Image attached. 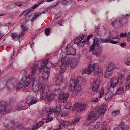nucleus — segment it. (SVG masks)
I'll return each instance as SVG.
<instances>
[{
  "label": "nucleus",
  "mask_w": 130,
  "mask_h": 130,
  "mask_svg": "<svg viewBox=\"0 0 130 130\" xmlns=\"http://www.w3.org/2000/svg\"><path fill=\"white\" fill-rule=\"evenodd\" d=\"M78 84L80 86L85 84V79L82 77H80L78 78L76 82L74 80L70 81L69 89L70 91H73L72 94V96L74 97L77 95L81 90L80 87L77 86Z\"/></svg>",
  "instance_id": "1"
},
{
  "label": "nucleus",
  "mask_w": 130,
  "mask_h": 130,
  "mask_svg": "<svg viewBox=\"0 0 130 130\" xmlns=\"http://www.w3.org/2000/svg\"><path fill=\"white\" fill-rule=\"evenodd\" d=\"M61 58H59V60L62 64L61 66L66 64L68 65L70 63L71 67L73 68L75 67L78 63L76 59L73 58L71 56L68 55H60Z\"/></svg>",
  "instance_id": "2"
},
{
  "label": "nucleus",
  "mask_w": 130,
  "mask_h": 130,
  "mask_svg": "<svg viewBox=\"0 0 130 130\" xmlns=\"http://www.w3.org/2000/svg\"><path fill=\"white\" fill-rule=\"evenodd\" d=\"M93 44L89 50V51L93 52L94 54L97 56H99L102 53V48L99 45L101 43L100 40L98 38L93 39Z\"/></svg>",
  "instance_id": "3"
},
{
  "label": "nucleus",
  "mask_w": 130,
  "mask_h": 130,
  "mask_svg": "<svg viewBox=\"0 0 130 130\" xmlns=\"http://www.w3.org/2000/svg\"><path fill=\"white\" fill-rule=\"evenodd\" d=\"M61 110V108L60 106L56 108V109H52L51 110L50 107L46 108L41 113V115H44L45 117H49L51 114L54 113L55 117L58 116Z\"/></svg>",
  "instance_id": "4"
},
{
  "label": "nucleus",
  "mask_w": 130,
  "mask_h": 130,
  "mask_svg": "<svg viewBox=\"0 0 130 130\" xmlns=\"http://www.w3.org/2000/svg\"><path fill=\"white\" fill-rule=\"evenodd\" d=\"M89 68L90 69L92 72L94 71V75L96 76H102L103 71L101 69L99 68L98 64L96 63L90 64L89 66Z\"/></svg>",
  "instance_id": "5"
},
{
  "label": "nucleus",
  "mask_w": 130,
  "mask_h": 130,
  "mask_svg": "<svg viewBox=\"0 0 130 130\" xmlns=\"http://www.w3.org/2000/svg\"><path fill=\"white\" fill-rule=\"evenodd\" d=\"M6 105L7 103L5 101L0 102V118L2 117L4 112L8 113L12 109L11 106H8L6 107Z\"/></svg>",
  "instance_id": "6"
},
{
  "label": "nucleus",
  "mask_w": 130,
  "mask_h": 130,
  "mask_svg": "<svg viewBox=\"0 0 130 130\" xmlns=\"http://www.w3.org/2000/svg\"><path fill=\"white\" fill-rule=\"evenodd\" d=\"M5 126L7 128V130H9L14 128V126L15 125V121L14 120H6L4 123Z\"/></svg>",
  "instance_id": "7"
},
{
  "label": "nucleus",
  "mask_w": 130,
  "mask_h": 130,
  "mask_svg": "<svg viewBox=\"0 0 130 130\" xmlns=\"http://www.w3.org/2000/svg\"><path fill=\"white\" fill-rule=\"evenodd\" d=\"M40 98L41 99L49 101L52 100L53 99L54 95L49 91L46 93H44L43 95H41Z\"/></svg>",
  "instance_id": "8"
},
{
  "label": "nucleus",
  "mask_w": 130,
  "mask_h": 130,
  "mask_svg": "<svg viewBox=\"0 0 130 130\" xmlns=\"http://www.w3.org/2000/svg\"><path fill=\"white\" fill-rule=\"evenodd\" d=\"M60 67V68L61 69V70L60 71V74L59 75L56 81V86L58 85V84H61L63 81V76L62 75V74L65 71V70L64 69L61 68V66Z\"/></svg>",
  "instance_id": "9"
},
{
  "label": "nucleus",
  "mask_w": 130,
  "mask_h": 130,
  "mask_svg": "<svg viewBox=\"0 0 130 130\" xmlns=\"http://www.w3.org/2000/svg\"><path fill=\"white\" fill-rule=\"evenodd\" d=\"M124 19L121 18L116 19L115 21L112 23L111 26L113 27H120L122 24H123V21Z\"/></svg>",
  "instance_id": "10"
},
{
  "label": "nucleus",
  "mask_w": 130,
  "mask_h": 130,
  "mask_svg": "<svg viewBox=\"0 0 130 130\" xmlns=\"http://www.w3.org/2000/svg\"><path fill=\"white\" fill-rule=\"evenodd\" d=\"M48 59H46L45 60H44L41 63V66L39 68V72H41V71L43 70L45 67L46 66L47 64L48 65L50 63L51 64V66H52L53 68H54L55 67L54 65L52 63H48Z\"/></svg>",
  "instance_id": "11"
},
{
  "label": "nucleus",
  "mask_w": 130,
  "mask_h": 130,
  "mask_svg": "<svg viewBox=\"0 0 130 130\" xmlns=\"http://www.w3.org/2000/svg\"><path fill=\"white\" fill-rule=\"evenodd\" d=\"M118 83L117 77H114L111 78L110 80V88H108V90H109L111 87L114 88L116 86Z\"/></svg>",
  "instance_id": "12"
},
{
  "label": "nucleus",
  "mask_w": 130,
  "mask_h": 130,
  "mask_svg": "<svg viewBox=\"0 0 130 130\" xmlns=\"http://www.w3.org/2000/svg\"><path fill=\"white\" fill-rule=\"evenodd\" d=\"M111 38V37H110L108 38V39L100 38V39L102 43H106L109 42L112 44H116L119 42V40L115 41L112 39H110Z\"/></svg>",
  "instance_id": "13"
},
{
  "label": "nucleus",
  "mask_w": 130,
  "mask_h": 130,
  "mask_svg": "<svg viewBox=\"0 0 130 130\" xmlns=\"http://www.w3.org/2000/svg\"><path fill=\"white\" fill-rule=\"evenodd\" d=\"M37 102L36 100H34L33 97L32 95H29L27 98L26 102L29 106H30L31 105L35 104Z\"/></svg>",
  "instance_id": "14"
},
{
  "label": "nucleus",
  "mask_w": 130,
  "mask_h": 130,
  "mask_svg": "<svg viewBox=\"0 0 130 130\" xmlns=\"http://www.w3.org/2000/svg\"><path fill=\"white\" fill-rule=\"evenodd\" d=\"M94 112L92 111L88 115L87 119L88 120H90L93 117V119L94 121H95L99 117V114L96 113L95 115H94Z\"/></svg>",
  "instance_id": "15"
},
{
  "label": "nucleus",
  "mask_w": 130,
  "mask_h": 130,
  "mask_svg": "<svg viewBox=\"0 0 130 130\" xmlns=\"http://www.w3.org/2000/svg\"><path fill=\"white\" fill-rule=\"evenodd\" d=\"M100 81L99 79H96L93 83L92 86V90L96 91L98 89L100 84Z\"/></svg>",
  "instance_id": "16"
},
{
  "label": "nucleus",
  "mask_w": 130,
  "mask_h": 130,
  "mask_svg": "<svg viewBox=\"0 0 130 130\" xmlns=\"http://www.w3.org/2000/svg\"><path fill=\"white\" fill-rule=\"evenodd\" d=\"M50 71V69L47 67L44 69L43 72V79L47 80Z\"/></svg>",
  "instance_id": "17"
},
{
  "label": "nucleus",
  "mask_w": 130,
  "mask_h": 130,
  "mask_svg": "<svg viewBox=\"0 0 130 130\" xmlns=\"http://www.w3.org/2000/svg\"><path fill=\"white\" fill-rule=\"evenodd\" d=\"M97 112H98L100 114V117L102 118L103 117L105 111V109L103 107V106L101 105L99 107H97L96 109Z\"/></svg>",
  "instance_id": "18"
},
{
  "label": "nucleus",
  "mask_w": 130,
  "mask_h": 130,
  "mask_svg": "<svg viewBox=\"0 0 130 130\" xmlns=\"http://www.w3.org/2000/svg\"><path fill=\"white\" fill-rule=\"evenodd\" d=\"M58 121L61 123L59 126V128H60L61 129L63 127L66 126L69 124V122L68 121H65L61 119H58Z\"/></svg>",
  "instance_id": "19"
},
{
  "label": "nucleus",
  "mask_w": 130,
  "mask_h": 130,
  "mask_svg": "<svg viewBox=\"0 0 130 130\" xmlns=\"http://www.w3.org/2000/svg\"><path fill=\"white\" fill-rule=\"evenodd\" d=\"M84 35H82L78 36L75 39L74 41V43L76 44H78L80 43L81 41L84 39Z\"/></svg>",
  "instance_id": "20"
},
{
  "label": "nucleus",
  "mask_w": 130,
  "mask_h": 130,
  "mask_svg": "<svg viewBox=\"0 0 130 130\" xmlns=\"http://www.w3.org/2000/svg\"><path fill=\"white\" fill-rule=\"evenodd\" d=\"M21 27L23 29V30L21 34L19 35V36L17 37L18 39L17 40H18L20 38L22 37L24 35V32L27 30V28L26 27L24 26V24L23 23H21Z\"/></svg>",
  "instance_id": "21"
},
{
  "label": "nucleus",
  "mask_w": 130,
  "mask_h": 130,
  "mask_svg": "<svg viewBox=\"0 0 130 130\" xmlns=\"http://www.w3.org/2000/svg\"><path fill=\"white\" fill-rule=\"evenodd\" d=\"M7 89L8 90H11L14 87V84H13L11 81L8 80L7 83Z\"/></svg>",
  "instance_id": "22"
},
{
  "label": "nucleus",
  "mask_w": 130,
  "mask_h": 130,
  "mask_svg": "<svg viewBox=\"0 0 130 130\" xmlns=\"http://www.w3.org/2000/svg\"><path fill=\"white\" fill-rule=\"evenodd\" d=\"M67 52L69 53L66 55H68L69 56L70 55H74L76 53V51L71 46L68 49Z\"/></svg>",
  "instance_id": "23"
},
{
  "label": "nucleus",
  "mask_w": 130,
  "mask_h": 130,
  "mask_svg": "<svg viewBox=\"0 0 130 130\" xmlns=\"http://www.w3.org/2000/svg\"><path fill=\"white\" fill-rule=\"evenodd\" d=\"M69 96V94L68 93H65L61 95V96H60V99L63 100V102L64 103L67 101Z\"/></svg>",
  "instance_id": "24"
},
{
  "label": "nucleus",
  "mask_w": 130,
  "mask_h": 130,
  "mask_svg": "<svg viewBox=\"0 0 130 130\" xmlns=\"http://www.w3.org/2000/svg\"><path fill=\"white\" fill-rule=\"evenodd\" d=\"M115 67V66L114 63H111L109 64L106 71L108 72H111L114 70Z\"/></svg>",
  "instance_id": "25"
},
{
  "label": "nucleus",
  "mask_w": 130,
  "mask_h": 130,
  "mask_svg": "<svg viewBox=\"0 0 130 130\" xmlns=\"http://www.w3.org/2000/svg\"><path fill=\"white\" fill-rule=\"evenodd\" d=\"M114 94L111 92H108L105 95V100L107 101H108L110 100L113 96Z\"/></svg>",
  "instance_id": "26"
},
{
  "label": "nucleus",
  "mask_w": 130,
  "mask_h": 130,
  "mask_svg": "<svg viewBox=\"0 0 130 130\" xmlns=\"http://www.w3.org/2000/svg\"><path fill=\"white\" fill-rule=\"evenodd\" d=\"M124 90V86H122L119 87L116 91V93L118 94H120L123 93Z\"/></svg>",
  "instance_id": "27"
},
{
  "label": "nucleus",
  "mask_w": 130,
  "mask_h": 130,
  "mask_svg": "<svg viewBox=\"0 0 130 130\" xmlns=\"http://www.w3.org/2000/svg\"><path fill=\"white\" fill-rule=\"evenodd\" d=\"M30 9V8L27 10H26L22 12L20 14V15L25 16L31 13V10Z\"/></svg>",
  "instance_id": "28"
},
{
  "label": "nucleus",
  "mask_w": 130,
  "mask_h": 130,
  "mask_svg": "<svg viewBox=\"0 0 130 130\" xmlns=\"http://www.w3.org/2000/svg\"><path fill=\"white\" fill-rule=\"evenodd\" d=\"M61 90L59 88H55L54 91V94L56 96L60 95L61 93Z\"/></svg>",
  "instance_id": "29"
},
{
  "label": "nucleus",
  "mask_w": 130,
  "mask_h": 130,
  "mask_svg": "<svg viewBox=\"0 0 130 130\" xmlns=\"http://www.w3.org/2000/svg\"><path fill=\"white\" fill-rule=\"evenodd\" d=\"M39 65L38 64H36L32 68V71H31V74L32 76H34L35 75V72L37 70V69L38 68Z\"/></svg>",
  "instance_id": "30"
},
{
  "label": "nucleus",
  "mask_w": 130,
  "mask_h": 130,
  "mask_svg": "<svg viewBox=\"0 0 130 130\" xmlns=\"http://www.w3.org/2000/svg\"><path fill=\"white\" fill-rule=\"evenodd\" d=\"M86 107V105L83 103H80L78 111L80 112L82 110H83Z\"/></svg>",
  "instance_id": "31"
},
{
  "label": "nucleus",
  "mask_w": 130,
  "mask_h": 130,
  "mask_svg": "<svg viewBox=\"0 0 130 130\" xmlns=\"http://www.w3.org/2000/svg\"><path fill=\"white\" fill-rule=\"evenodd\" d=\"M90 70H91L90 69H89V67H88V68L87 69H85L84 70L82 74H90L91 73V72H92L91 71H90Z\"/></svg>",
  "instance_id": "32"
},
{
  "label": "nucleus",
  "mask_w": 130,
  "mask_h": 130,
  "mask_svg": "<svg viewBox=\"0 0 130 130\" xmlns=\"http://www.w3.org/2000/svg\"><path fill=\"white\" fill-rule=\"evenodd\" d=\"M22 84L23 85V87H27L30 84V83L28 82L27 81L25 80L23 82L21 81V82Z\"/></svg>",
  "instance_id": "33"
},
{
  "label": "nucleus",
  "mask_w": 130,
  "mask_h": 130,
  "mask_svg": "<svg viewBox=\"0 0 130 130\" xmlns=\"http://www.w3.org/2000/svg\"><path fill=\"white\" fill-rule=\"evenodd\" d=\"M69 113V111H67V110H65L62 111L60 113V115L61 116L63 117L67 115H68Z\"/></svg>",
  "instance_id": "34"
},
{
  "label": "nucleus",
  "mask_w": 130,
  "mask_h": 130,
  "mask_svg": "<svg viewBox=\"0 0 130 130\" xmlns=\"http://www.w3.org/2000/svg\"><path fill=\"white\" fill-rule=\"evenodd\" d=\"M124 63L127 66L130 65V58L127 57L126 58L124 61Z\"/></svg>",
  "instance_id": "35"
},
{
  "label": "nucleus",
  "mask_w": 130,
  "mask_h": 130,
  "mask_svg": "<svg viewBox=\"0 0 130 130\" xmlns=\"http://www.w3.org/2000/svg\"><path fill=\"white\" fill-rule=\"evenodd\" d=\"M112 72L106 71L104 76V77L106 78H109L112 75Z\"/></svg>",
  "instance_id": "36"
},
{
  "label": "nucleus",
  "mask_w": 130,
  "mask_h": 130,
  "mask_svg": "<svg viewBox=\"0 0 130 130\" xmlns=\"http://www.w3.org/2000/svg\"><path fill=\"white\" fill-rule=\"evenodd\" d=\"M79 119L78 118H75L72 121L71 123V125L73 126L79 121Z\"/></svg>",
  "instance_id": "37"
},
{
  "label": "nucleus",
  "mask_w": 130,
  "mask_h": 130,
  "mask_svg": "<svg viewBox=\"0 0 130 130\" xmlns=\"http://www.w3.org/2000/svg\"><path fill=\"white\" fill-rule=\"evenodd\" d=\"M125 74L124 70L123 71V72H122L119 73L118 75V76L122 77L124 78H125Z\"/></svg>",
  "instance_id": "38"
},
{
  "label": "nucleus",
  "mask_w": 130,
  "mask_h": 130,
  "mask_svg": "<svg viewBox=\"0 0 130 130\" xmlns=\"http://www.w3.org/2000/svg\"><path fill=\"white\" fill-rule=\"evenodd\" d=\"M44 122L42 121H40L37 123L36 125V128H38L42 126Z\"/></svg>",
  "instance_id": "39"
},
{
  "label": "nucleus",
  "mask_w": 130,
  "mask_h": 130,
  "mask_svg": "<svg viewBox=\"0 0 130 130\" xmlns=\"http://www.w3.org/2000/svg\"><path fill=\"white\" fill-rule=\"evenodd\" d=\"M120 112V110H114L112 112L111 114L112 115L116 116L118 115Z\"/></svg>",
  "instance_id": "40"
},
{
  "label": "nucleus",
  "mask_w": 130,
  "mask_h": 130,
  "mask_svg": "<svg viewBox=\"0 0 130 130\" xmlns=\"http://www.w3.org/2000/svg\"><path fill=\"white\" fill-rule=\"evenodd\" d=\"M42 116H43L45 118H44V119H46V120L45 121V122L46 123H48L50 122L51 121H52L53 119L52 117H45L44 116V115H42Z\"/></svg>",
  "instance_id": "41"
},
{
  "label": "nucleus",
  "mask_w": 130,
  "mask_h": 130,
  "mask_svg": "<svg viewBox=\"0 0 130 130\" xmlns=\"http://www.w3.org/2000/svg\"><path fill=\"white\" fill-rule=\"evenodd\" d=\"M99 94L98 96L99 98H101L103 95L104 93V89L102 88L99 91Z\"/></svg>",
  "instance_id": "42"
},
{
  "label": "nucleus",
  "mask_w": 130,
  "mask_h": 130,
  "mask_svg": "<svg viewBox=\"0 0 130 130\" xmlns=\"http://www.w3.org/2000/svg\"><path fill=\"white\" fill-rule=\"evenodd\" d=\"M122 130H128L129 129V126L128 125L125 124L123 126H122L121 127Z\"/></svg>",
  "instance_id": "43"
},
{
  "label": "nucleus",
  "mask_w": 130,
  "mask_h": 130,
  "mask_svg": "<svg viewBox=\"0 0 130 130\" xmlns=\"http://www.w3.org/2000/svg\"><path fill=\"white\" fill-rule=\"evenodd\" d=\"M45 87L44 85H42L40 89V93H42L45 90Z\"/></svg>",
  "instance_id": "44"
},
{
  "label": "nucleus",
  "mask_w": 130,
  "mask_h": 130,
  "mask_svg": "<svg viewBox=\"0 0 130 130\" xmlns=\"http://www.w3.org/2000/svg\"><path fill=\"white\" fill-rule=\"evenodd\" d=\"M21 83L20 82L18 83L17 85L16 90L18 91L20 89L23 87V85L21 84Z\"/></svg>",
  "instance_id": "45"
},
{
  "label": "nucleus",
  "mask_w": 130,
  "mask_h": 130,
  "mask_svg": "<svg viewBox=\"0 0 130 130\" xmlns=\"http://www.w3.org/2000/svg\"><path fill=\"white\" fill-rule=\"evenodd\" d=\"M47 13V10H45V11L43 12H42L41 13H36V14H34V15L32 13H31V15H34V16H38L40 15L42 13Z\"/></svg>",
  "instance_id": "46"
},
{
  "label": "nucleus",
  "mask_w": 130,
  "mask_h": 130,
  "mask_svg": "<svg viewBox=\"0 0 130 130\" xmlns=\"http://www.w3.org/2000/svg\"><path fill=\"white\" fill-rule=\"evenodd\" d=\"M32 89L35 91H36L38 90L39 89V86L38 85H36L35 86L34 85L33 83H32Z\"/></svg>",
  "instance_id": "47"
},
{
  "label": "nucleus",
  "mask_w": 130,
  "mask_h": 130,
  "mask_svg": "<svg viewBox=\"0 0 130 130\" xmlns=\"http://www.w3.org/2000/svg\"><path fill=\"white\" fill-rule=\"evenodd\" d=\"M102 125L101 122H97V123L96 124L94 127L96 129H98Z\"/></svg>",
  "instance_id": "48"
},
{
  "label": "nucleus",
  "mask_w": 130,
  "mask_h": 130,
  "mask_svg": "<svg viewBox=\"0 0 130 130\" xmlns=\"http://www.w3.org/2000/svg\"><path fill=\"white\" fill-rule=\"evenodd\" d=\"M79 103L78 102L76 103L73 106V109L74 110H75L76 109L78 108H79Z\"/></svg>",
  "instance_id": "49"
},
{
  "label": "nucleus",
  "mask_w": 130,
  "mask_h": 130,
  "mask_svg": "<svg viewBox=\"0 0 130 130\" xmlns=\"http://www.w3.org/2000/svg\"><path fill=\"white\" fill-rule=\"evenodd\" d=\"M124 79L125 78H123L122 77H120L118 76L117 81L118 83H122L124 81Z\"/></svg>",
  "instance_id": "50"
},
{
  "label": "nucleus",
  "mask_w": 130,
  "mask_h": 130,
  "mask_svg": "<svg viewBox=\"0 0 130 130\" xmlns=\"http://www.w3.org/2000/svg\"><path fill=\"white\" fill-rule=\"evenodd\" d=\"M45 33L46 35L48 36L50 33V30L49 28H47L45 30Z\"/></svg>",
  "instance_id": "51"
},
{
  "label": "nucleus",
  "mask_w": 130,
  "mask_h": 130,
  "mask_svg": "<svg viewBox=\"0 0 130 130\" xmlns=\"http://www.w3.org/2000/svg\"><path fill=\"white\" fill-rule=\"evenodd\" d=\"M26 17L24 19L22 20V21H24V23H25L26 22L28 21L29 20V19H30V17Z\"/></svg>",
  "instance_id": "52"
},
{
  "label": "nucleus",
  "mask_w": 130,
  "mask_h": 130,
  "mask_svg": "<svg viewBox=\"0 0 130 130\" xmlns=\"http://www.w3.org/2000/svg\"><path fill=\"white\" fill-rule=\"evenodd\" d=\"M71 107V105L70 103L68 104L65 107V109L69 110Z\"/></svg>",
  "instance_id": "53"
},
{
  "label": "nucleus",
  "mask_w": 130,
  "mask_h": 130,
  "mask_svg": "<svg viewBox=\"0 0 130 130\" xmlns=\"http://www.w3.org/2000/svg\"><path fill=\"white\" fill-rule=\"evenodd\" d=\"M11 36L13 39H14L18 36V34L15 33H12L11 34Z\"/></svg>",
  "instance_id": "54"
},
{
  "label": "nucleus",
  "mask_w": 130,
  "mask_h": 130,
  "mask_svg": "<svg viewBox=\"0 0 130 130\" xmlns=\"http://www.w3.org/2000/svg\"><path fill=\"white\" fill-rule=\"evenodd\" d=\"M127 35V33H121L120 35V37L122 38L125 37Z\"/></svg>",
  "instance_id": "55"
},
{
  "label": "nucleus",
  "mask_w": 130,
  "mask_h": 130,
  "mask_svg": "<svg viewBox=\"0 0 130 130\" xmlns=\"http://www.w3.org/2000/svg\"><path fill=\"white\" fill-rule=\"evenodd\" d=\"M25 81H28L30 79V75L28 74H26L25 75Z\"/></svg>",
  "instance_id": "56"
},
{
  "label": "nucleus",
  "mask_w": 130,
  "mask_h": 130,
  "mask_svg": "<svg viewBox=\"0 0 130 130\" xmlns=\"http://www.w3.org/2000/svg\"><path fill=\"white\" fill-rule=\"evenodd\" d=\"M107 125V123L105 122H104V123L103 125V128L101 129L100 130H107L106 126Z\"/></svg>",
  "instance_id": "57"
},
{
  "label": "nucleus",
  "mask_w": 130,
  "mask_h": 130,
  "mask_svg": "<svg viewBox=\"0 0 130 130\" xmlns=\"http://www.w3.org/2000/svg\"><path fill=\"white\" fill-rule=\"evenodd\" d=\"M35 77H32L31 79L30 80V83H32H32H33V84H34V82H35Z\"/></svg>",
  "instance_id": "58"
},
{
  "label": "nucleus",
  "mask_w": 130,
  "mask_h": 130,
  "mask_svg": "<svg viewBox=\"0 0 130 130\" xmlns=\"http://www.w3.org/2000/svg\"><path fill=\"white\" fill-rule=\"evenodd\" d=\"M126 84V87H130V81H126L125 82Z\"/></svg>",
  "instance_id": "59"
},
{
  "label": "nucleus",
  "mask_w": 130,
  "mask_h": 130,
  "mask_svg": "<svg viewBox=\"0 0 130 130\" xmlns=\"http://www.w3.org/2000/svg\"><path fill=\"white\" fill-rule=\"evenodd\" d=\"M68 2L67 0H62L61 1V3L62 4H66Z\"/></svg>",
  "instance_id": "60"
},
{
  "label": "nucleus",
  "mask_w": 130,
  "mask_h": 130,
  "mask_svg": "<svg viewBox=\"0 0 130 130\" xmlns=\"http://www.w3.org/2000/svg\"><path fill=\"white\" fill-rule=\"evenodd\" d=\"M126 43L125 42L121 43L120 44V45L122 47H124L126 46Z\"/></svg>",
  "instance_id": "61"
},
{
  "label": "nucleus",
  "mask_w": 130,
  "mask_h": 130,
  "mask_svg": "<svg viewBox=\"0 0 130 130\" xmlns=\"http://www.w3.org/2000/svg\"><path fill=\"white\" fill-rule=\"evenodd\" d=\"M31 23H32L34 21L36 20L37 19L36 17H33L32 18H31Z\"/></svg>",
  "instance_id": "62"
},
{
  "label": "nucleus",
  "mask_w": 130,
  "mask_h": 130,
  "mask_svg": "<svg viewBox=\"0 0 130 130\" xmlns=\"http://www.w3.org/2000/svg\"><path fill=\"white\" fill-rule=\"evenodd\" d=\"M98 100L97 97H94L93 98V101L94 102H96L98 101Z\"/></svg>",
  "instance_id": "63"
},
{
  "label": "nucleus",
  "mask_w": 130,
  "mask_h": 130,
  "mask_svg": "<svg viewBox=\"0 0 130 130\" xmlns=\"http://www.w3.org/2000/svg\"><path fill=\"white\" fill-rule=\"evenodd\" d=\"M127 39L128 40H129V41H130V32L127 35Z\"/></svg>",
  "instance_id": "64"
}]
</instances>
